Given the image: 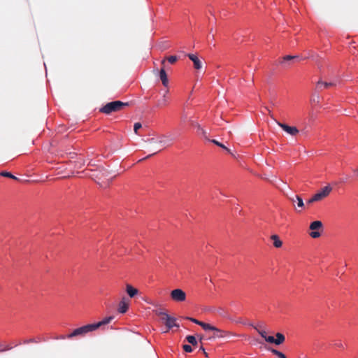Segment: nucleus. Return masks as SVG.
<instances>
[{
    "label": "nucleus",
    "instance_id": "obj_37",
    "mask_svg": "<svg viewBox=\"0 0 358 358\" xmlns=\"http://www.w3.org/2000/svg\"><path fill=\"white\" fill-rule=\"evenodd\" d=\"M317 201L314 199V196H313L310 199L307 201L308 204L313 203L314 202H316Z\"/></svg>",
    "mask_w": 358,
    "mask_h": 358
},
{
    "label": "nucleus",
    "instance_id": "obj_34",
    "mask_svg": "<svg viewBox=\"0 0 358 358\" xmlns=\"http://www.w3.org/2000/svg\"><path fill=\"white\" fill-rule=\"evenodd\" d=\"M13 348V346H10L9 345H6L4 348L0 349V352H4L7 350H10Z\"/></svg>",
    "mask_w": 358,
    "mask_h": 358
},
{
    "label": "nucleus",
    "instance_id": "obj_36",
    "mask_svg": "<svg viewBox=\"0 0 358 358\" xmlns=\"http://www.w3.org/2000/svg\"><path fill=\"white\" fill-rule=\"evenodd\" d=\"M155 313H156V315L161 316V317H164V314H167L166 313L161 311V310H156Z\"/></svg>",
    "mask_w": 358,
    "mask_h": 358
},
{
    "label": "nucleus",
    "instance_id": "obj_3",
    "mask_svg": "<svg viewBox=\"0 0 358 358\" xmlns=\"http://www.w3.org/2000/svg\"><path fill=\"white\" fill-rule=\"evenodd\" d=\"M173 141V138H171V136H162L157 138H148L145 141L150 144L159 145L160 147H166V146L170 145Z\"/></svg>",
    "mask_w": 358,
    "mask_h": 358
},
{
    "label": "nucleus",
    "instance_id": "obj_39",
    "mask_svg": "<svg viewBox=\"0 0 358 358\" xmlns=\"http://www.w3.org/2000/svg\"><path fill=\"white\" fill-rule=\"evenodd\" d=\"M199 351H202L205 354L206 357H208V354L206 352L205 348L203 346L199 348Z\"/></svg>",
    "mask_w": 358,
    "mask_h": 358
},
{
    "label": "nucleus",
    "instance_id": "obj_10",
    "mask_svg": "<svg viewBox=\"0 0 358 358\" xmlns=\"http://www.w3.org/2000/svg\"><path fill=\"white\" fill-rule=\"evenodd\" d=\"M213 332L214 333L213 337L214 338H229L231 337V334L229 331L220 329L216 327H215V330H213Z\"/></svg>",
    "mask_w": 358,
    "mask_h": 358
},
{
    "label": "nucleus",
    "instance_id": "obj_35",
    "mask_svg": "<svg viewBox=\"0 0 358 358\" xmlns=\"http://www.w3.org/2000/svg\"><path fill=\"white\" fill-rule=\"evenodd\" d=\"M259 334H260V336L264 338V340L266 339L267 335H266V333L265 331H258Z\"/></svg>",
    "mask_w": 358,
    "mask_h": 358
},
{
    "label": "nucleus",
    "instance_id": "obj_25",
    "mask_svg": "<svg viewBox=\"0 0 358 358\" xmlns=\"http://www.w3.org/2000/svg\"><path fill=\"white\" fill-rule=\"evenodd\" d=\"M186 341L192 345H196L198 342L194 336L189 335L186 337Z\"/></svg>",
    "mask_w": 358,
    "mask_h": 358
},
{
    "label": "nucleus",
    "instance_id": "obj_41",
    "mask_svg": "<svg viewBox=\"0 0 358 358\" xmlns=\"http://www.w3.org/2000/svg\"><path fill=\"white\" fill-rule=\"evenodd\" d=\"M355 176H358V168L353 169Z\"/></svg>",
    "mask_w": 358,
    "mask_h": 358
},
{
    "label": "nucleus",
    "instance_id": "obj_27",
    "mask_svg": "<svg viewBox=\"0 0 358 358\" xmlns=\"http://www.w3.org/2000/svg\"><path fill=\"white\" fill-rule=\"evenodd\" d=\"M209 141L212 142L213 143H214L215 145L220 147V148H222L227 150H229L228 148L227 147H225L222 143H220L219 141L213 139V140H210Z\"/></svg>",
    "mask_w": 358,
    "mask_h": 358
},
{
    "label": "nucleus",
    "instance_id": "obj_16",
    "mask_svg": "<svg viewBox=\"0 0 358 358\" xmlns=\"http://www.w3.org/2000/svg\"><path fill=\"white\" fill-rule=\"evenodd\" d=\"M113 320V316L106 317L103 318L101 321L96 322V323H94L93 324L94 327L96 330L101 326L110 323Z\"/></svg>",
    "mask_w": 358,
    "mask_h": 358
},
{
    "label": "nucleus",
    "instance_id": "obj_30",
    "mask_svg": "<svg viewBox=\"0 0 358 358\" xmlns=\"http://www.w3.org/2000/svg\"><path fill=\"white\" fill-rule=\"evenodd\" d=\"M265 341L270 343H275V338L272 336H267Z\"/></svg>",
    "mask_w": 358,
    "mask_h": 358
},
{
    "label": "nucleus",
    "instance_id": "obj_2",
    "mask_svg": "<svg viewBox=\"0 0 358 358\" xmlns=\"http://www.w3.org/2000/svg\"><path fill=\"white\" fill-rule=\"evenodd\" d=\"M95 331L93 324H89L75 329L71 334L66 336V338H71L78 336H84L89 332Z\"/></svg>",
    "mask_w": 358,
    "mask_h": 358
},
{
    "label": "nucleus",
    "instance_id": "obj_26",
    "mask_svg": "<svg viewBox=\"0 0 358 358\" xmlns=\"http://www.w3.org/2000/svg\"><path fill=\"white\" fill-rule=\"evenodd\" d=\"M271 352L273 355L278 356L279 358H287L286 356L282 352H281L280 351H278L275 349H271Z\"/></svg>",
    "mask_w": 358,
    "mask_h": 358
},
{
    "label": "nucleus",
    "instance_id": "obj_5",
    "mask_svg": "<svg viewBox=\"0 0 358 358\" xmlns=\"http://www.w3.org/2000/svg\"><path fill=\"white\" fill-rule=\"evenodd\" d=\"M170 296L173 301L182 302L186 300V294L181 289H175L171 292Z\"/></svg>",
    "mask_w": 358,
    "mask_h": 358
},
{
    "label": "nucleus",
    "instance_id": "obj_38",
    "mask_svg": "<svg viewBox=\"0 0 358 358\" xmlns=\"http://www.w3.org/2000/svg\"><path fill=\"white\" fill-rule=\"evenodd\" d=\"M160 150H161V148H157L156 150H155L152 154L149 155L148 157H146V158H148V157H150V156H152V155H155V154L157 153V152H158L159 151H160Z\"/></svg>",
    "mask_w": 358,
    "mask_h": 358
},
{
    "label": "nucleus",
    "instance_id": "obj_31",
    "mask_svg": "<svg viewBox=\"0 0 358 358\" xmlns=\"http://www.w3.org/2000/svg\"><path fill=\"white\" fill-rule=\"evenodd\" d=\"M41 340L38 339V340H36V338H30V339H27V340H24L23 341V343L24 344H28V343H38Z\"/></svg>",
    "mask_w": 358,
    "mask_h": 358
},
{
    "label": "nucleus",
    "instance_id": "obj_23",
    "mask_svg": "<svg viewBox=\"0 0 358 358\" xmlns=\"http://www.w3.org/2000/svg\"><path fill=\"white\" fill-rule=\"evenodd\" d=\"M200 326L205 331H213L215 330V326L211 325L210 324L202 322L201 324H200Z\"/></svg>",
    "mask_w": 358,
    "mask_h": 358
},
{
    "label": "nucleus",
    "instance_id": "obj_40",
    "mask_svg": "<svg viewBox=\"0 0 358 358\" xmlns=\"http://www.w3.org/2000/svg\"><path fill=\"white\" fill-rule=\"evenodd\" d=\"M348 178H349V177H348V176H346L345 178H342V180H341V181H342L343 182H347V180H348Z\"/></svg>",
    "mask_w": 358,
    "mask_h": 358
},
{
    "label": "nucleus",
    "instance_id": "obj_42",
    "mask_svg": "<svg viewBox=\"0 0 358 358\" xmlns=\"http://www.w3.org/2000/svg\"><path fill=\"white\" fill-rule=\"evenodd\" d=\"M213 38H214L213 34H212L211 36H210V34H209V35H208V38H209V39H210V38H212V39H213Z\"/></svg>",
    "mask_w": 358,
    "mask_h": 358
},
{
    "label": "nucleus",
    "instance_id": "obj_18",
    "mask_svg": "<svg viewBox=\"0 0 358 358\" xmlns=\"http://www.w3.org/2000/svg\"><path fill=\"white\" fill-rule=\"evenodd\" d=\"M126 291L127 294L131 297H134L138 292V289L131 285H127L126 287Z\"/></svg>",
    "mask_w": 358,
    "mask_h": 358
},
{
    "label": "nucleus",
    "instance_id": "obj_15",
    "mask_svg": "<svg viewBox=\"0 0 358 358\" xmlns=\"http://www.w3.org/2000/svg\"><path fill=\"white\" fill-rule=\"evenodd\" d=\"M128 308H129V305L126 302L125 298L124 297L119 303L117 310L120 313H125L127 311Z\"/></svg>",
    "mask_w": 358,
    "mask_h": 358
},
{
    "label": "nucleus",
    "instance_id": "obj_29",
    "mask_svg": "<svg viewBox=\"0 0 358 358\" xmlns=\"http://www.w3.org/2000/svg\"><path fill=\"white\" fill-rule=\"evenodd\" d=\"M182 348H183V350H185V352H186L190 353L193 351L192 346L189 345L185 344L183 345Z\"/></svg>",
    "mask_w": 358,
    "mask_h": 358
},
{
    "label": "nucleus",
    "instance_id": "obj_22",
    "mask_svg": "<svg viewBox=\"0 0 358 358\" xmlns=\"http://www.w3.org/2000/svg\"><path fill=\"white\" fill-rule=\"evenodd\" d=\"M307 57H301L299 55H294V56L287 55V56L284 57L282 62L285 63L287 61H289V60L294 59H304Z\"/></svg>",
    "mask_w": 358,
    "mask_h": 358
},
{
    "label": "nucleus",
    "instance_id": "obj_32",
    "mask_svg": "<svg viewBox=\"0 0 358 358\" xmlns=\"http://www.w3.org/2000/svg\"><path fill=\"white\" fill-rule=\"evenodd\" d=\"M142 127V124L140 122H136L134 125V130L136 134H137V131L139 129Z\"/></svg>",
    "mask_w": 358,
    "mask_h": 358
},
{
    "label": "nucleus",
    "instance_id": "obj_14",
    "mask_svg": "<svg viewBox=\"0 0 358 358\" xmlns=\"http://www.w3.org/2000/svg\"><path fill=\"white\" fill-rule=\"evenodd\" d=\"M168 91H165L164 94H163L162 97L158 99L157 102V107H162L164 106H166L169 103V98L167 96Z\"/></svg>",
    "mask_w": 358,
    "mask_h": 358
},
{
    "label": "nucleus",
    "instance_id": "obj_43",
    "mask_svg": "<svg viewBox=\"0 0 358 358\" xmlns=\"http://www.w3.org/2000/svg\"><path fill=\"white\" fill-rule=\"evenodd\" d=\"M66 337L65 336H62L61 338L64 339Z\"/></svg>",
    "mask_w": 358,
    "mask_h": 358
},
{
    "label": "nucleus",
    "instance_id": "obj_17",
    "mask_svg": "<svg viewBox=\"0 0 358 358\" xmlns=\"http://www.w3.org/2000/svg\"><path fill=\"white\" fill-rule=\"evenodd\" d=\"M159 78L162 80L163 85L167 87L169 80L164 67L162 68L159 71Z\"/></svg>",
    "mask_w": 358,
    "mask_h": 358
},
{
    "label": "nucleus",
    "instance_id": "obj_20",
    "mask_svg": "<svg viewBox=\"0 0 358 358\" xmlns=\"http://www.w3.org/2000/svg\"><path fill=\"white\" fill-rule=\"evenodd\" d=\"M275 345H279L285 341V337L282 333L278 332L275 334Z\"/></svg>",
    "mask_w": 358,
    "mask_h": 358
},
{
    "label": "nucleus",
    "instance_id": "obj_19",
    "mask_svg": "<svg viewBox=\"0 0 358 358\" xmlns=\"http://www.w3.org/2000/svg\"><path fill=\"white\" fill-rule=\"evenodd\" d=\"M335 84L332 82H322V81H318L316 85V87L317 90H322L323 88H327L331 86L334 85Z\"/></svg>",
    "mask_w": 358,
    "mask_h": 358
},
{
    "label": "nucleus",
    "instance_id": "obj_6",
    "mask_svg": "<svg viewBox=\"0 0 358 358\" xmlns=\"http://www.w3.org/2000/svg\"><path fill=\"white\" fill-rule=\"evenodd\" d=\"M322 227V223L321 221L316 220L313 221L310 224V229L313 231L310 233V236L313 238H317L320 236V233L319 231H315L317 229H320Z\"/></svg>",
    "mask_w": 358,
    "mask_h": 358
},
{
    "label": "nucleus",
    "instance_id": "obj_44",
    "mask_svg": "<svg viewBox=\"0 0 358 358\" xmlns=\"http://www.w3.org/2000/svg\"><path fill=\"white\" fill-rule=\"evenodd\" d=\"M1 345H0V347H1Z\"/></svg>",
    "mask_w": 358,
    "mask_h": 358
},
{
    "label": "nucleus",
    "instance_id": "obj_9",
    "mask_svg": "<svg viewBox=\"0 0 358 358\" xmlns=\"http://www.w3.org/2000/svg\"><path fill=\"white\" fill-rule=\"evenodd\" d=\"M278 125L281 127L285 132L291 136H296L299 133V129L296 127H290L286 124L277 122Z\"/></svg>",
    "mask_w": 358,
    "mask_h": 358
},
{
    "label": "nucleus",
    "instance_id": "obj_4",
    "mask_svg": "<svg viewBox=\"0 0 358 358\" xmlns=\"http://www.w3.org/2000/svg\"><path fill=\"white\" fill-rule=\"evenodd\" d=\"M98 178L99 179H106L107 181L111 180L116 176V174H113L112 176H109V172L104 169L103 167H99L97 170L94 171V173L90 176V177Z\"/></svg>",
    "mask_w": 358,
    "mask_h": 358
},
{
    "label": "nucleus",
    "instance_id": "obj_28",
    "mask_svg": "<svg viewBox=\"0 0 358 358\" xmlns=\"http://www.w3.org/2000/svg\"><path fill=\"white\" fill-rule=\"evenodd\" d=\"M1 175L2 176H4V177H8V178H13V179H17V177H15V176H13L12 173H10V172H2L1 173Z\"/></svg>",
    "mask_w": 358,
    "mask_h": 358
},
{
    "label": "nucleus",
    "instance_id": "obj_12",
    "mask_svg": "<svg viewBox=\"0 0 358 358\" xmlns=\"http://www.w3.org/2000/svg\"><path fill=\"white\" fill-rule=\"evenodd\" d=\"M187 57H189V59L192 61L193 64H194V67L197 69V70H199L201 69L202 67V63L200 61V59H199V57L196 55H194V54H188L187 55Z\"/></svg>",
    "mask_w": 358,
    "mask_h": 358
},
{
    "label": "nucleus",
    "instance_id": "obj_24",
    "mask_svg": "<svg viewBox=\"0 0 358 358\" xmlns=\"http://www.w3.org/2000/svg\"><path fill=\"white\" fill-rule=\"evenodd\" d=\"M166 60H168V62L171 64H173L174 62H176L177 60H178V57L177 56H175V55H171L170 57H168L166 59H164L162 61V65H164L165 64V62Z\"/></svg>",
    "mask_w": 358,
    "mask_h": 358
},
{
    "label": "nucleus",
    "instance_id": "obj_33",
    "mask_svg": "<svg viewBox=\"0 0 358 358\" xmlns=\"http://www.w3.org/2000/svg\"><path fill=\"white\" fill-rule=\"evenodd\" d=\"M187 319L189 320L191 322H194V324H198L199 326H200V324L202 323L201 321H199V320H196L195 318H193V317H187Z\"/></svg>",
    "mask_w": 358,
    "mask_h": 358
},
{
    "label": "nucleus",
    "instance_id": "obj_11",
    "mask_svg": "<svg viewBox=\"0 0 358 358\" xmlns=\"http://www.w3.org/2000/svg\"><path fill=\"white\" fill-rule=\"evenodd\" d=\"M192 125L196 129V132L198 135L201 136L207 141H210L208 138L207 131L199 124L196 122H193Z\"/></svg>",
    "mask_w": 358,
    "mask_h": 358
},
{
    "label": "nucleus",
    "instance_id": "obj_1",
    "mask_svg": "<svg viewBox=\"0 0 358 358\" xmlns=\"http://www.w3.org/2000/svg\"><path fill=\"white\" fill-rule=\"evenodd\" d=\"M128 106V103L121 101H114L106 103L100 108V112L105 114H110L113 112L119 111L123 106Z\"/></svg>",
    "mask_w": 358,
    "mask_h": 358
},
{
    "label": "nucleus",
    "instance_id": "obj_13",
    "mask_svg": "<svg viewBox=\"0 0 358 358\" xmlns=\"http://www.w3.org/2000/svg\"><path fill=\"white\" fill-rule=\"evenodd\" d=\"M288 199L293 203L297 204L298 208H303L304 203L303 199L299 195H294L293 196H289Z\"/></svg>",
    "mask_w": 358,
    "mask_h": 358
},
{
    "label": "nucleus",
    "instance_id": "obj_7",
    "mask_svg": "<svg viewBox=\"0 0 358 358\" xmlns=\"http://www.w3.org/2000/svg\"><path fill=\"white\" fill-rule=\"evenodd\" d=\"M161 320L164 322L168 330L171 329L173 327H179V325L176 322V319L171 317L169 314H164V317H162Z\"/></svg>",
    "mask_w": 358,
    "mask_h": 358
},
{
    "label": "nucleus",
    "instance_id": "obj_8",
    "mask_svg": "<svg viewBox=\"0 0 358 358\" xmlns=\"http://www.w3.org/2000/svg\"><path fill=\"white\" fill-rule=\"evenodd\" d=\"M332 188L329 185H327L324 187L320 191H319L317 193L313 195L314 199L319 201L324 199V197L327 196L329 193L331 192Z\"/></svg>",
    "mask_w": 358,
    "mask_h": 358
},
{
    "label": "nucleus",
    "instance_id": "obj_21",
    "mask_svg": "<svg viewBox=\"0 0 358 358\" xmlns=\"http://www.w3.org/2000/svg\"><path fill=\"white\" fill-rule=\"evenodd\" d=\"M271 239L273 241V245L278 248H280L282 245V242L280 240L279 237L277 235H272Z\"/></svg>",
    "mask_w": 358,
    "mask_h": 358
}]
</instances>
